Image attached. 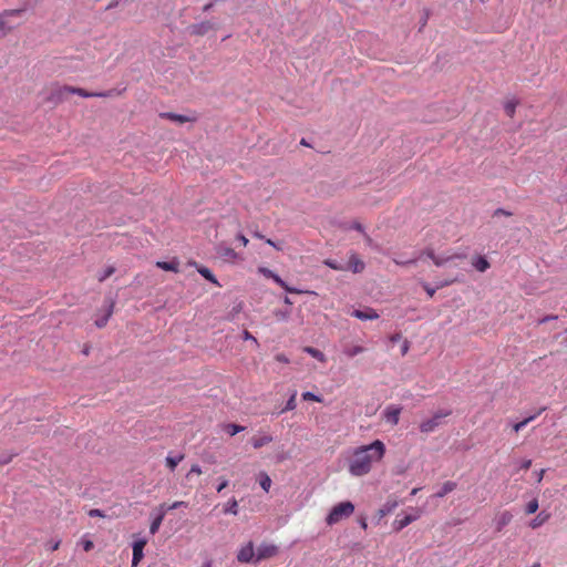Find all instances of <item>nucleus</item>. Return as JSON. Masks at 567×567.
<instances>
[{"label": "nucleus", "instance_id": "obj_21", "mask_svg": "<svg viewBox=\"0 0 567 567\" xmlns=\"http://www.w3.org/2000/svg\"><path fill=\"white\" fill-rule=\"evenodd\" d=\"M161 116L164 118L171 120L173 122L181 123V124L193 121L192 118H189L185 115H181V114H176V113H172V112L162 113Z\"/></svg>", "mask_w": 567, "mask_h": 567}, {"label": "nucleus", "instance_id": "obj_8", "mask_svg": "<svg viewBox=\"0 0 567 567\" xmlns=\"http://www.w3.org/2000/svg\"><path fill=\"white\" fill-rule=\"evenodd\" d=\"M256 554L254 550V544L252 542H249L245 546H243L238 554H237V560L243 564L254 563L255 564Z\"/></svg>", "mask_w": 567, "mask_h": 567}, {"label": "nucleus", "instance_id": "obj_10", "mask_svg": "<svg viewBox=\"0 0 567 567\" xmlns=\"http://www.w3.org/2000/svg\"><path fill=\"white\" fill-rule=\"evenodd\" d=\"M217 254L218 256L227 261V262H235L237 261L238 259H240L239 257V254L236 252L233 248L228 247V246H224V245H220L218 248H217Z\"/></svg>", "mask_w": 567, "mask_h": 567}, {"label": "nucleus", "instance_id": "obj_11", "mask_svg": "<svg viewBox=\"0 0 567 567\" xmlns=\"http://www.w3.org/2000/svg\"><path fill=\"white\" fill-rule=\"evenodd\" d=\"M352 317L365 321V320H375L379 318V313L372 308L357 309L351 313Z\"/></svg>", "mask_w": 567, "mask_h": 567}, {"label": "nucleus", "instance_id": "obj_27", "mask_svg": "<svg viewBox=\"0 0 567 567\" xmlns=\"http://www.w3.org/2000/svg\"><path fill=\"white\" fill-rule=\"evenodd\" d=\"M258 482L265 492H268L271 486V478L265 472H260L258 475Z\"/></svg>", "mask_w": 567, "mask_h": 567}, {"label": "nucleus", "instance_id": "obj_7", "mask_svg": "<svg viewBox=\"0 0 567 567\" xmlns=\"http://www.w3.org/2000/svg\"><path fill=\"white\" fill-rule=\"evenodd\" d=\"M279 549L274 544L262 543L257 548L255 564H258L259 561L264 559H269L275 557L278 554Z\"/></svg>", "mask_w": 567, "mask_h": 567}, {"label": "nucleus", "instance_id": "obj_4", "mask_svg": "<svg viewBox=\"0 0 567 567\" xmlns=\"http://www.w3.org/2000/svg\"><path fill=\"white\" fill-rule=\"evenodd\" d=\"M23 12V9H9L0 13V38L6 37L14 29V25L10 24V18L21 16Z\"/></svg>", "mask_w": 567, "mask_h": 567}, {"label": "nucleus", "instance_id": "obj_63", "mask_svg": "<svg viewBox=\"0 0 567 567\" xmlns=\"http://www.w3.org/2000/svg\"><path fill=\"white\" fill-rule=\"evenodd\" d=\"M400 338H401V336H400V334H394L393 337H391V341H392V342H396V341H399V340H400Z\"/></svg>", "mask_w": 567, "mask_h": 567}, {"label": "nucleus", "instance_id": "obj_24", "mask_svg": "<svg viewBox=\"0 0 567 567\" xmlns=\"http://www.w3.org/2000/svg\"><path fill=\"white\" fill-rule=\"evenodd\" d=\"M197 271L205 278L207 279L208 281H210L212 284L216 285V286H220V284L218 282V280L216 279V277L213 275V272L207 268V267H204V266H200L197 268Z\"/></svg>", "mask_w": 567, "mask_h": 567}, {"label": "nucleus", "instance_id": "obj_57", "mask_svg": "<svg viewBox=\"0 0 567 567\" xmlns=\"http://www.w3.org/2000/svg\"><path fill=\"white\" fill-rule=\"evenodd\" d=\"M530 466H532V460H525V461H523V463L520 464V468H522V470H528Z\"/></svg>", "mask_w": 567, "mask_h": 567}, {"label": "nucleus", "instance_id": "obj_34", "mask_svg": "<svg viewBox=\"0 0 567 567\" xmlns=\"http://www.w3.org/2000/svg\"><path fill=\"white\" fill-rule=\"evenodd\" d=\"M113 307H114V303H111L110 309L107 310L106 315L103 318L97 319L95 321V326L97 328H103L104 326H106L109 319L111 318V316L113 313Z\"/></svg>", "mask_w": 567, "mask_h": 567}, {"label": "nucleus", "instance_id": "obj_15", "mask_svg": "<svg viewBox=\"0 0 567 567\" xmlns=\"http://www.w3.org/2000/svg\"><path fill=\"white\" fill-rule=\"evenodd\" d=\"M458 281L457 278H453V279H447V280H444L443 282L439 284L436 286V288H432L429 284L426 282H422V287L424 288V290L426 291L429 298H433L436 289H440V288H443V287H446V286H450L454 282Z\"/></svg>", "mask_w": 567, "mask_h": 567}, {"label": "nucleus", "instance_id": "obj_61", "mask_svg": "<svg viewBox=\"0 0 567 567\" xmlns=\"http://www.w3.org/2000/svg\"><path fill=\"white\" fill-rule=\"evenodd\" d=\"M408 350H409V342L405 341L403 347H402V354H405L408 352Z\"/></svg>", "mask_w": 567, "mask_h": 567}, {"label": "nucleus", "instance_id": "obj_55", "mask_svg": "<svg viewBox=\"0 0 567 567\" xmlns=\"http://www.w3.org/2000/svg\"><path fill=\"white\" fill-rule=\"evenodd\" d=\"M228 485V481L223 478L219 485L217 486V492L220 493L224 488H226Z\"/></svg>", "mask_w": 567, "mask_h": 567}, {"label": "nucleus", "instance_id": "obj_35", "mask_svg": "<svg viewBox=\"0 0 567 567\" xmlns=\"http://www.w3.org/2000/svg\"><path fill=\"white\" fill-rule=\"evenodd\" d=\"M224 512L225 513H230L233 515H237L238 514V503H237V501L235 498H231L227 503Z\"/></svg>", "mask_w": 567, "mask_h": 567}, {"label": "nucleus", "instance_id": "obj_62", "mask_svg": "<svg viewBox=\"0 0 567 567\" xmlns=\"http://www.w3.org/2000/svg\"><path fill=\"white\" fill-rule=\"evenodd\" d=\"M167 507L168 506H166L165 504H162V505L158 506L157 511H158V513H161V511L163 509V511H165V514H166L167 511H168Z\"/></svg>", "mask_w": 567, "mask_h": 567}, {"label": "nucleus", "instance_id": "obj_41", "mask_svg": "<svg viewBox=\"0 0 567 567\" xmlns=\"http://www.w3.org/2000/svg\"><path fill=\"white\" fill-rule=\"evenodd\" d=\"M115 271V268L110 266L107 267L100 276H99V281L102 282L104 281L105 279H107L110 276H112Z\"/></svg>", "mask_w": 567, "mask_h": 567}, {"label": "nucleus", "instance_id": "obj_12", "mask_svg": "<svg viewBox=\"0 0 567 567\" xmlns=\"http://www.w3.org/2000/svg\"><path fill=\"white\" fill-rule=\"evenodd\" d=\"M419 517H420L419 511H416V513L414 515H404L403 517L399 516L393 522V528L396 532H399V530L403 529L404 527H406L408 525H410L411 523H413L414 520H416Z\"/></svg>", "mask_w": 567, "mask_h": 567}, {"label": "nucleus", "instance_id": "obj_43", "mask_svg": "<svg viewBox=\"0 0 567 567\" xmlns=\"http://www.w3.org/2000/svg\"><path fill=\"white\" fill-rule=\"evenodd\" d=\"M202 473V468L197 464H194L187 473V477H189L192 474L200 475Z\"/></svg>", "mask_w": 567, "mask_h": 567}, {"label": "nucleus", "instance_id": "obj_53", "mask_svg": "<svg viewBox=\"0 0 567 567\" xmlns=\"http://www.w3.org/2000/svg\"><path fill=\"white\" fill-rule=\"evenodd\" d=\"M393 261L399 265V266H406V265H410V264H415L416 259H411V260H408V261H401V260H398V259H393Z\"/></svg>", "mask_w": 567, "mask_h": 567}, {"label": "nucleus", "instance_id": "obj_33", "mask_svg": "<svg viewBox=\"0 0 567 567\" xmlns=\"http://www.w3.org/2000/svg\"><path fill=\"white\" fill-rule=\"evenodd\" d=\"M398 506L396 502L386 503L382 508L378 511V515L380 518L384 517L389 513H391Z\"/></svg>", "mask_w": 567, "mask_h": 567}, {"label": "nucleus", "instance_id": "obj_9", "mask_svg": "<svg viewBox=\"0 0 567 567\" xmlns=\"http://www.w3.org/2000/svg\"><path fill=\"white\" fill-rule=\"evenodd\" d=\"M147 540L145 538L137 539L133 543V558L132 567H137L140 561L143 559V549L146 546Z\"/></svg>", "mask_w": 567, "mask_h": 567}, {"label": "nucleus", "instance_id": "obj_16", "mask_svg": "<svg viewBox=\"0 0 567 567\" xmlns=\"http://www.w3.org/2000/svg\"><path fill=\"white\" fill-rule=\"evenodd\" d=\"M348 265H349V268H350L354 274L361 272V271H363V269H364V262H363V261L358 257V255H355V254H352V255L349 257Z\"/></svg>", "mask_w": 567, "mask_h": 567}, {"label": "nucleus", "instance_id": "obj_38", "mask_svg": "<svg viewBox=\"0 0 567 567\" xmlns=\"http://www.w3.org/2000/svg\"><path fill=\"white\" fill-rule=\"evenodd\" d=\"M535 419V415H532L529 417L524 419L523 421L514 424L513 430L515 432H519L522 429H524L529 422H532Z\"/></svg>", "mask_w": 567, "mask_h": 567}, {"label": "nucleus", "instance_id": "obj_18", "mask_svg": "<svg viewBox=\"0 0 567 567\" xmlns=\"http://www.w3.org/2000/svg\"><path fill=\"white\" fill-rule=\"evenodd\" d=\"M270 442H272L271 435L254 436L250 440L251 445L256 450L269 444Z\"/></svg>", "mask_w": 567, "mask_h": 567}, {"label": "nucleus", "instance_id": "obj_44", "mask_svg": "<svg viewBox=\"0 0 567 567\" xmlns=\"http://www.w3.org/2000/svg\"><path fill=\"white\" fill-rule=\"evenodd\" d=\"M275 359H276V361H278L280 363H285V364H288L290 362L288 357L284 353L276 354Z\"/></svg>", "mask_w": 567, "mask_h": 567}, {"label": "nucleus", "instance_id": "obj_2", "mask_svg": "<svg viewBox=\"0 0 567 567\" xmlns=\"http://www.w3.org/2000/svg\"><path fill=\"white\" fill-rule=\"evenodd\" d=\"M354 512V505L347 501L341 502L332 507L329 515L326 518V523L329 526L338 524L343 518L350 517Z\"/></svg>", "mask_w": 567, "mask_h": 567}, {"label": "nucleus", "instance_id": "obj_37", "mask_svg": "<svg viewBox=\"0 0 567 567\" xmlns=\"http://www.w3.org/2000/svg\"><path fill=\"white\" fill-rule=\"evenodd\" d=\"M516 105H517V102H514V101H509L505 104L504 106V110H505V113L509 116V117H513L514 114H515V111H516Z\"/></svg>", "mask_w": 567, "mask_h": 567}, {"label": "nucleus", "instance_id": "obj_45", "mask_svg": "<svg viewBox=\"0 0 567 567\" xmlns=\"http://www.w3.org/2000/svg\"><path fill=\"white\" fill-rule=\"evenodd\" d=\"M422 256H426V257H429L431 260H433V258L435 257V254H434V250H433L432 248H426V249H424V250L421 252L420 257H422Z\"/></svg>", "mask_w": 567, "mask_h": 567}, {"label": "nucleus", "instance_id": "obj_59", "mask_svg": "<svg viewBox=\"0 0 567 567\" xmlns=\"http://www.w3.org/2000/svg\"><path fill=\"white\" fill-rule=\"evenodd\" d=\"M266 244H268L269 246H271V247L276 248L277 250H280V249H281L280 247H278V246H277V244H276L274 240H271V239H269V238H268V239H266Z\"/></svg>", "mask_w": 567, "mask_h": 567}, {"label": "nucleus", "instance_id": "obj_39", "mask_svg": "<svg viewBox=\"0 0 567 567\" xmlns=\"http://www.w3.org/2000/svg\"><path fill=\"white\" fill-rule=\"evenodd\" d=\"M537 509H538V501L537 499H532L530 502L527 503L526 514H534L537 512Z\"/></svg>", "mask_w": 567, "mask_h": 567}, {"label": "nucleus", "instance_id": "obj_22", "mask_svg": "<svg viewBox=\"0 0 567 567\" xmlns=\"http://www.w3.org/2000/svg\"><path fill=\"white\" fill-rule=\"evenodd\" d=\"M62 89L63 86H56L52 89L49 100L55 103L62 102L65 99V95L70 94L69 92H62Z\"/></svg>", "mask_w": 567, "mask_h": 567}, {"label": "nucleus", "instance_id": "obj_30", "mask_svg": "<svg viewBox=\"0 0 567 567\" xmlns=\"http://www.w3.org/2000/svg\"><path fill=\"white\" fill-rule=\"evenodd\" d=\"M212 24L210 22H202L199 24H195L193 25V32L196 33V34H205L206 32H208L210 29H212Z\"/></svg>", "mask_w": 567, "mask_h": 567}, {"label": "nucleus", "instance_id": "obj_3", "mask_svg": "<svg viewBox=\"0 0 567 567\" xmlns=\"http://www.w3.org/2000/svg\"><path fill=\"white\" fill-rule=\"evenodd\" d=\"M258 272L265 276L266 278L272 279L277 285H279L281 288H284L289 293H311L317 295L315 291H308V290H301L293 287H290L287 285L286 281H284L277 274H275L271 269L266 267H259Z\"/></svg>", "mask_w": 567, "mask_h": 567}, {"label": "nucleus", "instance_id": "obj_19", "mask_svg": "<svg viewBox=\"0 0 567 567\" xmlns=\"http://www.w3.org/2000/svg\"><path fill=\"white\" fill-rule=\"evenodd\" d=\"M164 517H165V511L162 509L161 513H158L153 518V520H152V523L150 525V533L152 535H155L158 532V529H159V527H161V525L163 523Z\"/></svg>", "mask_w": 567, "mask_h": 567}, {"label": "nucleus", "instance_id": "obj_56", "mask_svg": "<svg viewBox=\"0 0 567 567\" xmlns=\"http://www.w3.org/2000/svg\"><path fill=\"white\" fill-rule=\"evenodd\" d=\"M556 319H557V316H553V315H550V316H546V317L542 318V319L538 321V324L545 323V322H547V321H549V320H556Z\"/></svg>", "mask_w": 567, "mask_h": 567}, {"label": "nucleus", "instance_id": "obj_26", "mask_svg": "<svg viewBox=\"0 0 567 567\" xmlns=\"http://www.w3.org/2000/svg\"><path fill=\"white\" fill-rule=\"evenodd\" d=\"M303 351L307 352L308 354H310L312 358L317 359L320 362H326L327 361V358H326L324 353L321 352L320 350L316 349V348L306 347L303 349Z\"/></svg>", "mask_w": 567, "mask_h": 567}, {"label": "nucleus", "instance_id": "obj_50", "mask_svg": "<svg viewBox=\"0 0 567 567\" xmlns=\"http://www.w3.org/2000/svg\"><path fill=\"white\" fill-rule=\"evenodd\" d=\"M244 339L245 340H251V341H254L255 344L258 346L257 339L252 334H250V332L247 331V330L244 331Z\"/></svg>", "mask_w": 567, "mask_h": 567}, {"label": "nucleus", "instance_id": "obj_25", "mask_svg": "<svg viewBox=\"0 0 567 567\" xmlns=\"http://www.w3.org/2000/svg\"><path fill=\"white\" fill-rule=\"evenodd\" d=\"M472 264L475 267V269L481 272H484L489 268V262L487 261V259L485 257H482V256L473 259Z\"/></svg>", "mask_w": 567, "mask_h": 567}, {"label": "nucleus", "instance_id": "obj_42", "mask_svg": "<svg viewBox=\"0 0 567 567\" xmlns=\"http://www.w3.org/2000/svg\"><path fill=\"white\" fill-rule=\"evenodd\" d=\"M324 265L333 270H343L344 268L340 266L336 260L332 259H326Z\"/></svg>", "mask_w": 567, "mask_h": 567}, {"label": "nucleus", "instance_id": "obj_28", "mask_svg": "<svg viewBox=\"0 0 567 567\" xmlns=\"http://www.w3.org/2000/svg\"><path fill=\"white\" fill-rule=\"evenodd\" d=\"M365 349L361 346H351V347H346L343 349V353L348 357V358H353L362 352H364Z\"/></svg>", "mask_w": 567, "mask_h": 567}, {"label": "nucleus", "instance_id": "obj_1", "mask_svg": "<svg viewBox=\"0 0 567 567\" xmlns=\"http://www.w3.org/2000/svg\"><path fill=\"white\" fill-rule=\"evenodd\" d=\"M386 452L385 444L381 440H374L368 445L355 447L349 460L348 470L353 476L369 474L375 463L382 461Z\"/></svg>", "mask_w": 567, "mask_h": 567}, {"label": "nucleus", "instance_id": "obj_51", "mask_svg": "<svg viewBox=\"0 0 567 567\" xmlns=\"http://www.w3.org/2000/svg\"><path fill=\"white\" fill-rule=\"evenodd\" d=\"M60 545H61V540L52 542L49 544V549L52 551H55L59 549Z\"/></svg>", "mask_w": 567, "mask_h": 567}, {"label": "nucleus", "instance_id": "obj_29", "mask_svg": "<svg viewBox=\"0 0 567 567\" xmlns=\"http://www.w3.org/2000/svg\"><path fill=\"white\" fill-rule=\"evenodd\" d=\"M297 391H293L290 395V398L287 400L285 408L280 411V413H285L288 411H292L297 408Z\"/></svg>", "mask_w": 567, "mask_h": 567}, {"label": "nucleus", "instance_id": "obj_49", "mask_svg": "<svg viewBox=\"0 0 567 567\" xmlns=\"http://www.w3.org/2000/svg\"><path fill=\"white\" fill-rule=\"evenodd\" d=\"M89 516H91V517H104V514L102 513V511L94 508V509H91L89 512Z\"/></svg>", "mask_w": 567, "mask_h": 567}, {"label": "nucleus", "instance_id": "obj_47", "mask_svg": "<svg viewBox=\"0 0 567 567\" xmlns=\"http://www.w3.org/2000/svg\"><path fill=\"white\" fill-rule=\"evenodd\" d=\"M82 546L85 551H90L94 547V544L92 540L84 539L82 540Z\"/></svg>", "mask_w": 567, "mask_h": 567}, {"label": "nucleus", "instance_id": "obj_36", "mask_svg": "<svg viewBox=\"0 0 567 567\" xmlns=\"http://www.w3.org/2000/svg\"><path fill=\"white\" fill-rule=\"evenodd\" d=\"M225 430H226V432H227L230 436H234V435H236L237 433H239V432L244 431V430H245V427H244V426H241V425H237V424H231V423H230V424H227V425L225 426Z\"/></svg>", "mask_w": 567, "mask_h": 567}, {"label": "nucleus", "instance_id": "obj_31", "mask_svg": "<svg viewBox=\"0 0 567 567\" xmlns=\"http://www.w3.org/2000/svg\"><path fill=\"white\" fill-rule=\"evenodd\" d=\"M461 256L460 255H453V256H437L435 255V257L433 258V264L437 267H441L443 265H445L446 262H449L450 260L454 259V258H460Z\"/></svg>", "mask_w": 567, "mask_h": 567}, {"label": "nucleus", "instance_id": "obj_48", "mask_svg": "<svg viewBox=\"0 0 567 567\" xmlns=\"http://www.w3.org/2000/svg\"><path fill=\"white\" fill-rule=\"evenodd\" d=\"M181 506H185V507H186V506H187V503H186V502H183V501H176V502H174L172 505H169V506L167 507V509H176V508H178V507H181Z\"/></svg>", "mask_w": 567, "mask_h": 567}, {"label": "nucleus", "instance_id": "obj_58", "mask_svg": "<svg viewBox=\"0 0 567 567\" xmlns=\"http://www.w3.org/2000/svg\"><path fill=\"white\" fill-rule=\"evenodd\" d=\"M495 215H504V216H512V213L511 212H507L503 208H498L495 210Z\"/></svg>", "mask_w": 567, "mask_h": 567}, {"label": "nucleus", "instance_id": "obj_46", "mask_svg": "<svg viewBox=\"0 0 567 567\" xmlns=\"http://www.w3.org/2000/svg\"><path fill=\"white\" fill-rule=\"evenodd\" d=\"M13 456H16V454H9V455L0 456V464L4 465V464L10 463L12 461Z\"/></svg>", "mask_w": 567, "mask_h": 567}, {"label": "nucleus", "instance_id": "obj_64", "mask_svg": "<svg viewBox=\"0 0 567 567\" xmlns=\"http://www.w3.org/2000/svg\"><path fill=\"white\" fill-rule=\"evenodd\" d=\"M363 235H364L367 243L370 245L372 243L371 237L369 235H367L365 233Z\"/></svg>", "mask_w": 567, "mask_h": 567}, {"label": "nucleus", "instance_id": "obj_60", "mask_svg": "<svg viewBox=\"0 0 567 567\" xmlns=\"http://www.w3.org/2000/svg\"><path fill=\"white\" fill-rule=\"evenodd\" d=\"M360 523V526L363 528V529H367L368 528V524H367V519L363 517L359 520Z\"/></svg>", "mask_w": 567, "mask_h": 567}, {"label": "nucleus", "instance_id": "obj_23", "mask_svg": "<svg viewBox=\"0 0 567 567\" xmlns=\"http://www.w3.org/2000/svg\"><path fill=\"white\" fill-rule=\"evenodd\" d=\"M550 515L545 513V512H540L530 523H529V526L535 529V528H538L539 526H542L544 523H546L548 519H549Z\"/></svg>", "mask_w": 567, "mask_h": 567}, {"label": "nucleus", "instance_id": "obj_54", "mask_svg": "<svg viewBox=\"0 0 567 567\" xmlns=\"http://www.w3.org/2000/svg\"><path fill=\"white\" fill-rule=\"evenodd\" d=\"M237 239L240 241V244L246 247L249 243V240L246 238V236H244L243 234H239L237 236Z\"/></svg>", "mask_w": 567, "mask_h": 567}, {"label": "nucleus", "instance_id": "obj_40", "mask_svg": "<svg viewBox=\"0 0 567 567\" xmlns=\"http://www.w3.org/2000/svg\"><path fill=\"white\" fill-rule=\"evenodd\" d=\"M302 399L305 401H315V402H322V399L319 395H316L312 392H303Z\"/></svg>", "mask_w": 567, "mask_h": 567}, {"label": "nucleus", "instance_id": "obj_32", "mask_svg": "<svg viewBox=\"0 0 567 567\" xmlns=\"http://www.w3.org/2000/svg\"><path fill=\"white\" fill-rule=\"evenodd\" d=\"M183 458H184L183 454H181L178 456H167L166 465L173 472V471H175L176 466L178 465L179 462H182Z\"/></svg>", "mask_w": 567, "mask_h": 567}, {"label": "nucleus", "instance_id": "obj_14", "mask_svg": "<svg viewBox=\"0 0 567 567\" xmlns=\"http://www.w3.org/2000/svg\"><path fill=\"white\" fill-rule=\"evenodd\" d=\"M513 519V515L508 511H504L499 513L496 517V530L501 532L505 526H507Z\"/></svg>", "mask_w": 567, "mask_h": 567}, {"label": "nucleus", "instance_id": "obj_20", "mask_svg": "<svg viewBox=\"0 0 567 567\" xmlns=\"http://www.w3.org/2000/svg\"><path fill=\"white\" fill-rule=\"evenodd\" d=\"M456 488V483L453 481H446L441 486L440 491L435 494L436 497L442 498L446 496L449 493L453 492Z\"/></svg>", "mask_w": 567, "mask_h": 567}, {"label": "nucleus", "instance_id": "obj_52", "mask_svg": "<svg viewBox=\"0 0 567 567\" xmlns=\"http://www.w3.org/2000/svg\"><path fill=\"white\" fill-rule=\"evenodd\" d=\"M351 228H352V229H355V230H358V231H360V233H362V234H364V228H363V226H362V224H361V223L354 221V223L351 225Z\"/></svg>", "mask_w": 567, "mask_h": 567}, {"label": "nucleus", "instance_id": "obj_17", "mask_svg": "<svg viewBox=\"0 0 567 567\" xmlns=\"http://www.w3.org/2000/svg\"><path fill=\"white\" fill-rule=\"evenodd\" d=\"M156 267L165 271L179 272V262L176 259L172 261H157Z\"/></svg>", "mask_w": 567, "mask_h": 567}, {"label": "nucleus", "instance_id": "obj_5", "mask_svg": "<svg viewBox=\"0 0 567 567\" xmlns=\"http://www.w3.org/2000/svg\"><path fill=\"white\" fill-rule=\"evenodd\" d=\"M451 414V411H440L435 413L431 419L424 420L420 423V431L422 433H431L436 430V427L441 424V420Z\"/></svg>", "mask_w": 567, "mask_h": 567}, {"label": "nucleus", "instance_id": "obj_13", "mask_svg": "<svg viewBox=\"0 0 567 567\" xmlns=\"http://www.w3.org/2000/svg\"><path fill=\"white\" fill-rule=\"evenodd\" d=\"M400 413L401 409L398 406H388L384 411V416L386 422L391 423L392 425H396L400 420Z\"/></svg>", "mask_w": 567, "mask_h": 567}, {"label": "nucleus", "instance_id": "obj_6", "mask_svg": "<svg viewBox=\"0 0 567 567\" xmlns=\"http://www.w3.org/2000/svg\"><path fill=\"white\" fill-rule=\"evenodd\" d=\"M62 92H69L71 94H78L82 97H92V96H99V97H109L117 94L115 90H110L106 92H100V93H91L82 87H74L70 85H63Z\"/></svg>", "mask_w": 567, "mask_h": 567}]
</instances>
